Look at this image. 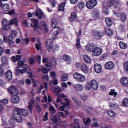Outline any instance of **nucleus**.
Returning a JSON list of instances; mask_svg holds the SVG:
<instances>
[{
    "mask_svg": "<svg viewBox=\"0 0 128 128\" xmlns=\"http://www.w3.org/2000/svg\"><path fill=\"white\" fill-rule=\"evenodd\" d=\"M22 114L23 116H28V111L24 109L15 108L12 112V116L17 122L20 123L22 122Z\"/></svg>",
    "mask_w": 128,
    "mask_h": 128,
    "instance_id": "1",
    "label": "nucleus"
},
{
    "mask_svg": "<svg viewBox=\"0 0 128 128\" xmlns=\"http://www.w3.org/2000/svg\"><path fill=\"white\" fill-rule=\"evenodd\" d=\"M32 23L30 24V26L32 28H38L39 30H42V28L45 32H48V26L46 24V23L44 22H42L40 23L38 25V20L32 18L30 19Z\"/></svg>",
    "mask_w": 128,
    "mask_h": 128,
    "instance_id": "2",
    "label": "nucleus"
},
{
    "mask_svg": "<svg viewBox=\"0 0 128 128\" xmlns=\"http://www.w3.org/2000/svg\"><path fill=\"white\" fill-rule=\"evenodd\" d=\"M73 76L76 80L80 82H82L86 80V76L78 72L74 73Z\"/></svg>",
    "mask_w": 128,
    "mask_h": 128,
    "instance_id": "3",
    "label": "nucleus"
},
{
    "mask_svg": "<svg viewBox=\"0 0 128 128\" xmlns=\"http://www.w3.org/2000/svg\"><path fill=\"white\" fill-rule=\"evenodd\" d=\"M113 14L116 18H120L122 22H126V14L124 12L119 13L114 10H113Z\"/></svg>",
    "mask_w": 128,
    "mask_h": 128,
    "instance_id": "4",
    "label": "nucleus"
},
{
    "mask_svg": "<svg viewBox=\"0 0 128 128\" xmlns=\"http://www.w3.org/2000/svg\"><path fill=\"white\" fill-rule=\"evenodd\" d=\"M97 4L96 0H90L86 2V6L88 8L92 10V8H94L96 6Z\"/></svg>",
    "mask_w": 128,
    "mask_h": 128,
    "instance_id": "5",
    "label": "nucleus"
},
{
    "mask_svg": "<svg viewBox=\"0 0 128 128\" xmlns=\"http://www.w3.org/2000/svg\"><path fill=\"white\" fill-rule=\"evenodd\" d=\"M102 52V50L100 48L94 47L92 50V54L94 56H100Z\"/></svg>",
    "mask_w": 128,
    "mask_h": 128,
    "instance_id": "6",
    "label": "nucleus"
},
{
    "mask_svg": "<svg viewBox=\"0 0 128 128\" xmlns=\"http://www.w3.org/2000/svg\"><path fill=\"white\" fill-rule=\"evenodd\" d=\"M8 92L12 96H16L18 94V90L15 86H12L8 88Z\"/></svg>",
    "mask_w": 128,
    "mask_h": 128,
    "instance_id": "7",
    "label": "nucleus"
},
{
    "mask_svg": "<svg viewBox=\"0 0 128 128\" xmlns=\"http://www.w3.org/2000/svg\"><path fill=\"white\" fill-rule=\"evenodd\" d=\"M46 44L48 52H52V48H54V42L52 40L48 39L46 41Z\"/></svg>",
    "mask_w": 128,
    "mask_h": 128,
    "instance_id": "8",
    "label": "nucleus"
},
{
    "mask_svg": "<svg viewBox=\"0 0 128 128\" xmlns=\"http://www.w3.org/2000/svg\"><path fill=\"white\" fill-rule=\"evenodd\" d=\"M35 16L38 17V20H41V18H46L44 14L42 12V11L40 9L36 10Z\"/></svg>",
    "mask_w": 128,
    "mask_h": 128,
    "instance_id": "9",
    "label": "nucleus"
},
{
    "mask_svg": "<svg viewBox=\"0 0 128 128\" xmlns=\"http://www.w3.org/2000/svg\"><path fill=\"white\" fill-rule=\"evenodd\" d=\"M104 68L106 70H112L114 68V63L112 61L106 62L104 64Z\"/></svg>",
    "mask_w": 128,
    "mask_h": 128,
    "instance_id": "10",
    "label": "nucleus"
},
{
    "mask_svg": "<svg viewBox=\"0 0 128 128\" xmlns=\"http://www.w3.org/2000/svg\"><path fill=\"white\" fill-rule=\"evenodd\" d=\"M114 4H116L114 8H118V6H119L118 0H108L107 2V6H112Z\"/></svg>",
    "mask_w": 128,
    "mask_h": 128,
    "instance_id": "11",
    "label": "nucleus"
},
{
    "mask_svg": "<svg viewBox=\"0 0 128 128\" xmlns=\"http://www.w3.org/2000/svg\"><path fill=\"white\" fill-rule=\"evenodd\" d=\"M90 84L92 87V88L94 90H96L98 88V82H96V80H92L90 82Z\"/></svg>",
    "mask_w": 128,
    "mask_h": 128,
    "instance_id": "12",
    "label": "nucleus"
},
{
    "mask_svg": "<svg viewBox=\"0 0 128 128\" xmlns=\"http://www.w3.org/2000/svg\"><path fill=\"white\" fill-rule=\"evenodd\" d=\"M102 65L98 64H96L94 66V70L97 74L102 72Z\"/></svg>",
    "mask_w": 128,
    "mask_h": 128,
    "instance_id": "13",
    "label": "nucleus"
},
{
    "mask_svg": "<svg viewBox=\"0 0 128 128\" xmlns=\"http://www.w3.org/2000/svg\"><path fill=\"white\" fill-rule=\"evenodd\" d=\"M80 70L84 74H88V66L84 64H82L80 66Z\"/></svg>",
    "mask_w": 128,
    "mask_h": 128,
    "instance_id": "14",
    "label": "nucleus"
},
{
    "mask_svg": "<svg viewBox=\"0 0 128 128\" xmlns=\"http://www.w3.org/2000/svg\"><path fill=\"white\" fill-rule=\"evenodd\" d=\"M11 102L13 104H18L20 102V96L18 94L13 95L11 98Z\"/></svg>",
    "mask_w": 128,
    "mask_h": 128,
    "instance_id": "15",
    "label": "nucleus"
},
{
    "mask_svg": "<svg viewBox=\"0 0 128 128\" xmlns=\"http://www.w3.org/2000/svg\"><path fill=\"white\" fill-rule=\"evenodd\" d=\"M1 62L2 64L4 66L8 65V58L6 56H3L1 57Z\"/></svg>",
    "mask_w": 128,
    "mask_h": 128,
    "instance_id": "16",
    "label": "nucleus"
},
{
    "mask_svg": "<svg viewBox=\"0 0 128 128\" xmlns=\"http://www.w3.org/2000/svg\"><path fill=\"white\" fill-rule=\"evenodd\" d=\"M6 78L8 80H12V73L10 70H8L6 72Z\"/></svg>",
    "mask_w": 128,
    "mask_h": 128,
    "instance_id": "17",
    "label": "nucleus"
},
{
    "mask_svg": "<svg viewBox=\"0 0 128 128\" xmlns=\"http://www.w3.org/2000/svg\"><path fill=\"white\" fill-rule=\"evenodd\" d=\"M94 48V45L93 44H90L86 46L85 50L87 52H92Z\"/></svg>",
    "mask_w": 128,
    "mask_h": 128,
    "instance_id": "18",
    "label": "nucleus"
},
{
    "mask_svg": "<svg viewBox=\"0 0 128 128\" xmlns=\"http://www.w3.org/2000/svg\"><path fill=\"white\" fill-rule=\"evenodd\" d=\"M93 35L94 36H97V38H100L104 36V33H102V32H100L98 30H94Z\"/></svg>",
    "mask_w": 128,
    "mask_h": 128,
    "instance_id": "19",
    "label": "nucleus"
},
{
    "mask_svg": "<svg viewBox=\"0 0 128 128\" xmlns=\"http://www.w3.org/2000/svg\"><path fill=\"white\" fill-rule=\"evenodd\" d=\"M74 88L76 90H78V92H82V90H84V86L80 84H77L74 85Z\"/></svg>",
    "mask_w": 128,
    "mask_h": 128,
    "instance_id": "20",
    "label": "nucleus"
},
{
    "mask_svg": "<svg viewBox=\"0 0 128 128\" xmlns=\"http://www.w3.org/2000/svg\"><path fill=\"white\" fill-rule=\"evenodd\" d=\"M32 104H34V101L30 100L28 102V110L30 114L32 112Z\"/></svg>",
    "mask_w": 128,
    "mask_h": 128,
    "instance_id": "21",
    "label": "nucleus"
},
{
    "mask_svg": "<svg viewBox=\"0 0 128 128\" xmlns=\"http://www.w3.org/2000/svg\"><path fill=\"white\" fill-rule=\"evenodd\" d=\"M18 18H15L14 19H12L10 22V24H14L16 26H18Z\"/></svg>",
    "mask_w": 128,
    "mask_h": 128,
    "instance_id": "22",
    "label": "nucleus"
},
{
    "mask_svg": "<svg viewBox=\"0 0 128 128\" xmlns=\"http://www.w3.org/2000/svg\"><path fill=\"white\" fill-rule=\"evenodd\" d=\"M119 46L122 50H126L128 48V44L122 42H119Z\"/></svg>",
    "mask_w": 128,
    "mask_h": 128,
    "instance_id": "23",
    "label": "nucleus"
},
{
    "mask_svg": "<svg viewBox=\"0 0 128 128\" xmlns=\"http://www.w3.org/2000/svg\"><path fill=\"white\" fill-rule=\"evenodd\" d=\"M83 58L85 60L86 62H87L88 64H90L92 62V60L88 55H84Z\"/></svg>",
    "mask_w": 128,
    "mask_h": 128,
    "instance_id": "24",
    "label": "nucleus"
},
{
    "mask_svg": "<svg viewBox=\"0 0 128 128\" xmlns=\"http://www.w3.org/2000/svg\"><path fill=\"white\" fill-rule=\"evenodd\" d=\"M62 60L65 62H70V56H68V54H64L62 56Z\"/></svg>",
    "mask_w": 128,
    "mask_h": 128,
    "instance_id": "25",
    "label": "nucleus"
},
{
    "mask_svg": "<svg viewBox=\"0 0 128 128\" xmlns=\"http://www.w3.org/2000/svg\"><path fill=\"white\" fill-rule=\"evenodd\" d=\"M76 13L74 12H72L71 13V16L69 20L70 22H72V20H76Z\"/></svg>",
    "mask_w": 128,
    "mask_h": 128,
    "instance_id": "26",
    "label": "nucleus"
},
{
    "mask_svg": "<svg viewBox=\"0 0 128 128\" xmlns=\"http://www.w3.org/2000/svg\"><path fill=\"white\" fill-rule=\"evenodd\" d=\"M14 42V38L12 36H8V44L9 46H12Z\"/></svg>",
    "mask_w": 128,
    "mask_h": 128,
    "instance_id": "27",
    "label": "nucleus"
},
{
    "mask_svg": "<svg viewBox=\"0 0 128 128\" xmlns=\"http://www.w3.org/2000/svg\"><path fill=\"white\" fill-rule=\"evenodd\" d=\"M51 24H52V28H56V18H54L52 20H51Z\"/></svg>",
    "mask_w": 128,
    "mask_h": 128,
    "instance_id": "28",
    "label": "nucleus"
},
{
    "mask_svg": "<svg viewBox=\"0 0 128 128\" xmlns=\"http://www.w3.org/2000/svg\"><path fill=\"white\" fill-rule=\"evenodd\" d=\"M93 17L96 19L98 18H100V12H98V10L94 11V12Z\"/></svg>",
    "mask_w": 128,
    "mask_h": 128,
    "instance_id": "29",
    "label": "nucleus"
},
{
    "mask_svg": "<svg viewBox=\"0 0 128 128\" xmlns=\"http://www.w3.org/2000/svg\"><path fill=\"white\" fill-rule=\"evenodd\" d=\"M106 22L107 25H108L109 26H110L112 24V18H106Z\"/></svg>",
    "mask_w": 128,
    "mask_h": 128,
    "instance_id": "30",
    "label": "nucleus"
},
{
    "mask_svg": "<svg viewBox=\"0 0 128 128\" xmlns=\"http://www.w3.org/2000/svg\"><path fill=\"white\" fill-rule=\"evenodd\" d=\"M105 30L108 36H112V30L110 28L106 29L105 28Z\"/></svg>",
    "mask_w": 128,
    "mask_h": 128,
    "instance_id": "31",
    "label": "nucleus"
},
{
    "mask_svg": "<svg viewBox=\"0 0 128 128\" xmlns=\"http://www.w3.org/2000/svg\"><path fill=\"white\" fill-rule=\"evenodd\" d=\"M60 32V31L56 30L55 32H54L52 35V38L53 40H56V38H58V34Z\"/></svg>",
    "mask_w": 128,
    "mask_h": 128,
    "instance_id": "32",
    "label": "nucleus"
},
{
    "mask_svg": "<svg viewBox=\"0 0 128 128\" xmlns=\"http://www.w3.org/2000/svg\"><path fill=\"white\" fill-rule=\"evenodd\" d=\"M83 121L85 124H90V122H92V120L90 118H84L83 119Z\"/></svg>",
    "mask_w": 128,
    "mask_h": 128,
    "instance_id": "33",
    "label": "nucleus"
},
{
    "mask_svg": "<svg viewBox=\"0 0 128 128\" xmlns=\"http://www.w3.org/2000/svg\"><path fill=\"white\" fill-rule=\"evenodd\" d=\"M122 104L124 106H128V98H124L122 100Z\"/></svg>",
    "mask_w": 128,
    "mask_h": 128,
    "instance_id": "34",
    "label": "nucleus"
},
{
    "mask_svg": "<svg viewBox=\"0 0 128 128\" xmlns=\"http://www.w3.org/2000/svg\"><path fill=\"white\" fill-rule=\"evenodd\" d=\"M2 24L4 26H10V21L6 20V19H3L2 20Z\"/></svg>",
    "mask_w": 128,
    "mask_h": 128,
    "instance_id": "35",
    "label": "nucleus"
},
{
    "mask_svg": "<svg viewBox=\"0 0 128 128\" xmlns=\"http://www.w3.org/2000/svg\"><path fill=\"white\" fill-rule=\"evenodd\" d=\"M4 76V66L2 65H0V76Z\"/></svg>",
    "mask_w": 128,
    "mask_h": 128,
    "instance_id": "36",
    "label": "nucleus"
},
{
    "mask_svg": "<svg viewBox=\"0 0 128 128\" xmlns=\"http://www.w3.org/2000/svg\"><path fill=\"white\" fill-rule=\"evenodd\" d=\"M124 70L128 74V61L125 62L124 64Z\"/></svg>",
    "mask_w": 128,
    "mask_h": 128,
    "instance_id": "37",
    "label": "nucleus"
},
{
    "mask_svg": "<svg viewBox=\"0 0 128 128\" xmlns=\"http://www.w3.org/2000/svg\"><path fill=\"white\" fill-rule=\"evenodd\" d=\"M62 104H63V106H64V108H68V110H70V104L69 102H64L62 103Z\"/></svg>",
    "mask_w": 128,
    "mask_h": 128,
    "instance_id": "38",
    "label": "nucleus"
},
{
    "mask_svg": "<svg viewBox=\"0 0 128 128\" xmlns=\"http://www.w3.org/2000/svg\"><path fill=\"white\" fill-rule=\"evenodd\" d=\"M2 9L4 12H8L10 10V6L8 4H4L2 6Z\"/></svg>",
    "mask_w": 128,
    "mask_h": 128,
    "instance_id": "39",
    "label": "nucleus"
},
{
    "mask_svg": "<svg viewBox=\"0 0 128 128\" xmlns=\"http://www.w3.org/2000/svg\"><path fill=\"white\" fill-rule=\"evenodd\" d=\"M28 62L30 64H34L36 62V60L34 58L32 57L29 59Z\"/></svg>",
    "mask_w": 128,
    "mask_h": 128,
    "instance_id": "40",
    "label": "nucleus"
},
{
    "mask_svg": "<svg viewBox=\"0 0 128 128\" xmlns=\"http://www.w3.org/2000/svg\"><path fill=\"white\" fill-rule=\"evenodd\" d=\"M64 6H66V3L63 2L59 6V10H64Z\"/></svg>",
    "mask_w": 128,
    "mask_h": 128,
    "instance_id": "41",
    "label": "nucleus"
},
{
    "mask_svg": "<svg viewBox=\"0 0 128 128\" xmlns=\"http://www.w3.org/2000/svg\"><path fill=\"white\" fill-rule=\"evenodd\" d=\"M54 90L56 92H58V94H59V92H62V88L58 86H56L55 87Z\"/></svg>",
    "mask_w": 128,
    "mask_h": 128,
    "instance_id": "42",
    "label": "nucleus"
},
{
    "mask_svg": "<svg viewBox=\"0 0 128 128\" xmlns=\"http://www.w3.org/2000/svg\"><path fill=\"white\" fill-rule=\"evenodd\" d=\"M38 72H42L44 74H46L48 72V69L42 67V68H38Z\"/></svg>",
    "mask_w": 128,
    "mask_h": 128,
    "instance_id": "43",
    "label": "nucleus"
},
{
    "mask_svg": "<svg viewBox=\"0 0 128 128\" xmlns=\"http://www.w3.org/2000/svg\"><path fill=\"white\" fill-rule=\"evenodd\" d=\"M35 108L36 109L38 112H42V108H40V104H36L35 105Z\"/></svg>",
    "mask_w": 128,
    "mask_h": 128,
    "instance_id": "44",
    "label": "nucleus"
},
{
    "mask_svg": "<svg viewBox=\"0 0 128 128\" xmlns=\"http://www.w3.org/2000/svg\"><path fill=\"white\" fill-rule=\"evenodd\" d=\"M46 88V90H48V84L46 82H44L40 86V90H42V88Z\"/></svg>",
    "mask_w": 128,
    "mask_h": 128,
    "instance_id": "45",
    "label": "nucleus"
},
{
    "mask_svg": "<svg viewBox=\"0 0 128 128\" xmlns=\"http://www.w3.org/2000/svg\"><path fill=\"white\" fill-rule=\"evenodd\" d=\"M108 114L110 116H112V118H114L116 116L114 112L112 110H108Z\"/></svg>",
    "mask_w": 128,
    "mask_h": 128,
    "instance_id": "46",
    "label": "nucleus"
},
{
    "mask_svg": "<svg viewBox=\"0 0 128 128\" xmlns=\"http://www.w3.org/2000/svg\"><path fill=\"white\" fill-rule=\"evenodd\" d=\"M78 8H80L81 9L84 8V2H80L78 4Z\"/></svg>",
    "mask_w": 128,
    "mask_h": 128,
    "instance_id": "47",
    "label": "nucleus"
},
{
    "mask_svg": "<svg viewBox=\"0 0 128 128\" xmlns=\"http://www.w3.org/2000/svg\"><path fill=\"white\" fill-rule=\"evenodd\" d=\"M68 80V74H64L62 76V82H66Z\"/></svg>",
    "mask_w": 128,
    "mask_h": 128,
    "instance_id": "48",
    "label": "nucleus"
},
{
    "mask_svg": "<svg viewBox=\"0 0 128 128\" xmlns=\"http://www.w3.org/2000/svg\"><path fill=\"white\" fill-rule=\"evenodd\" d=\"M80 39L78 38L77 42L76 43V48H80Z\"/></svg>",
    "mask_w": 128,
    "mask_h": 128,
    "instance_id": "49",
    "label": "nucleus"
},
{
    "mask_svg": "<svg viewBox=\"0 0 128 128\" xmlns=\"http://www.w3.org/2000/svg\"><path fill=\"white\" fill-rule=\"evenodd\" d=\"M118 93L114 92V90H111L110 92L109 93L110 96H114V98H116V96Z\"/></svg>",
    "mask_w": 128,
    "mask_h": 128,
    "instance_id": "50",
    "label": "nucleus"
},
{
    "mask_svg": "<svg viewBox=\"0 0 128 128\" xmlns=\"http://www.w3.org/2000/svg\"><path fill=\"white\" fill-rule=\"evenodd\" d=\"M52 120L54 122L56 123L58 122V118L56 116H54L52 118Z\"/></svg>",
    "mask_w": 128,
    "mask_h": 128,
    "instance_id": "51",
    "label": "nucleus"
},
{
    "mask_svg": "<svg viewBox=\"0 0 128 128\" xmlns=\"http://www.w3.org/2000/svg\"><path fill=\"white\" fill-rule=\"evenodd\" d=\"M20 68H18V67H17L16 68V70H15V74H16V76H18V74H20Z\"/></svg>",
    "mask_w": 128,
    "mask_h": 128,
    "instance_id": "52",
    "label": "nucleus"
},
{
    "mask_svg": "<svg viewBox=\"0 0 128 128\" xmlns=\"http://www.w3.org/2000/svg\"><path fill=\"white\" fill-rule=\"evenodd\" d=\"M92 85L88 84L86 86V90H92Z\"/></svg>",
    "mask_w": 128,
    "mask_h": 128,
    "instance_id": "53",
    "label": "nucleus"
},
{
    "mask_svg": "<svg viewBox=\"0 0 128 128\" xmlns=\"http://www.w3.org/2000/svg\"><path fill=\"white\" fill-rule=\"evenodd\" d=\"M49 110H50V111L53 112V114H54L56 112V109L52 106H50L49 108Z\"/></svg>",
    "mask_w": 128,
    "mask_h": 128,
    "instance_id": "54",
    "label": "nucleus"
},
{
    "mask_svg": "<svg viewBox=\"0 0 128 128\" xmlns=\"http://www.w3.org/2000/svg\"><path fill=\"white\" fill-rule=\"evenodd\" d=\"M81 98L84 102L88 98V97L86 95H82L81 96Z\"/></svg>",
    "mask_w": 128,
    "mask_h": 128,
    "instance_id": "55",
    "label": "nucleus"
},
{
    "mask_svg": "<svg viewBox=\"0 0 128 128\" xmlns=\"http://www.w3.org/2000/svg\"><path fill=\"white\" fill-rule=\"evenodd\" d=\"M50 2L52 4V6L53 8H55L56 7V1H54V0H50Z\"/></svg>",
    "mask_w": 128,
    "mask_h": 128,
    "instance_id": "56",
    "label": "nucleus"
},
{
    "mask_svg": "<svg viewBox=\"0 0 128 128\" xmlns=\"http://www.w3.org/2000/svg\"><path fill=\"white\" fill-rule=\"evenodd\" d=\"M128 78L126 77H122L121 78V82L122 84H124V82H126L128 80Z\"/></svg>",
    "mask_w": 128,
    "mask_h": 128,
    "instance_id": "57",
    "label": "nucleus"
},
{
    "mask_svg": "<svg viewBox=\"0 0 128 128\" xmlns=\"http://www.w3.org/2000/svg\"><path fill=\"white\" fill-rule=\"evenodd\" d=\"M36 47L38 50H40V41H38V44H36Z\"/></svg>",
    "mask_w": 128,
    "mask_h": 128,
    "instance_id": "58",
    "label": "nucleus"
},
{
    "mask_svg": "<svg viewBox=\"0 0 128 128\" xmlns=\"http://www.w3.org/2000/svg\"><path fill=\"white\" fill-rule=\"evenodd\" d=\"M50 76L53 78H56V72H52L50 74Z\"/></svg>",
    "mask_w": 128,
    "mask_h": 128,
    "instance_id": "59",
    "label": "nucleus"
},
{
    "mask_svg": "<svg viewBox=\"0 0 128 128\" xmlns=\"http://www.w3.org/2000/svg\"><path fill=\"white\" fill-rule=\"evenodd\" d=\"M100 90H102V92H106V88L104 86H100Z\"/></svg>",
    "mask_w": 128,
    "mask_h": 128,
    "instance_id": "60",
    "label": "nucleus"
},
{
    "mask_svg": "<svg viewBox=\"0 0 128 128\" xmlns=\"http://www.w3.org/2000/svg\"><path fill=\"white\" fill-rule=\"evenodd\" d=\"M48 112H46L44 116V120L45 122H46V120H48Z\"/></svg>",
    "mask_w": 128,
    "mask_h": 128,
    "instance_id": "61",
    "label": "nucleus"
},
{
    "mask_svg": "<svg viewBox=\"0 0 128 128\" xmlns=\"http://www.w3.org/2000/svg\"><path fill=\"white\" fill-rule=\"evenodd\" d=\"M16 34H18V33L16 32V31L15 30H13L12 32V36H11L12 37V36H16Z\"/></svg>",
    "mask_w": 128,
    "mask_h": 128,
    "instance_id": "62",
    "label": "nucleus"
},
{
    "mask_svg": "<svg viewBox=\"0 0 128 128\" xmlns=\"http://www.w3.org/2000/svg\"><path fill=\"white\" fill-rule=\"evenodd\" d=\"M28 16L29 18H32V16H34V12H33L32 14V12H28Z\"/></svg>",
    "mask_w": 128,
    "mask_h": 128,
    "instance_id": "63",
    "label": "nucleus"
},
{
    "mask_svg": "<svg viewBox=\"0 0 128 128\" xmlns=\"http://www.w3.org/2000/svg\"><path fill=\"white\" fill-rule=\"evenodd\" d=\"M123 86H125L128 87V79L126 80V82H124L123 83Z\"/></svg>",
    "mask_w": 128,
    "mask_h": 128,
    "instance_id": "64",
    "label": "nucleus"
}]
</instances>
